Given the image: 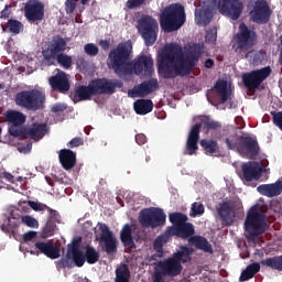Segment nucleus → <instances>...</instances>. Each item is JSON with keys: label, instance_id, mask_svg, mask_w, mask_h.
Masks as SVG:
<instances>
[{"label": "nucleus", "instance_id": "nucleus-1", "mask_svg": "<svg viewBox=\"0 0 282 282\" xmlns=\"http://www.w3.org/2000/svg\"><path fill=\"white\" fill-rule=\"evenodd\" d=\"M202 54H204V44H194L184 54L180 44L172 43L161 55L158 67L159 75L166 79L191 76L197 67Z\"/></svg>", "mask_w": 282, "mask_h": 282}, {"label": "nucleus", "instance_id": "nucleus-2", "mask_svg": "<svg viewBox=\"0 0 282 282\" xmlns=\"http://www.w3.org/2000/svg\"><path fill=\"white\" fill-rule=\"evenodd\" d=\"M80 243L83 238L77 237L68 245L66 256L59 260L62 268H83L85 262L94 265L100 261V251L96 250V247L86 245L83 253Z\"/></svg>", "mask_w": 282, "mask_h": 282}, {"label": "nucleus", "instance_id": "nucleus-3", "mask_svg": "<svg viewBox=\"0 0 282 282\" xmlns=\"http://www.w3.org/2000/svg\"><path fill=\"white\" fill-rule=\"evenodd\" d=\"M192 254V248L181 246L180 250L174 252L172 257L155 263L153 276H159L161 279H164V276H170L171 279L180 276L182 270H184L182 263H188Z\"/></svg>", "mask_w": 282, "mask_h": 282}, {"label": "nucleus", "instance_id": "nucleus-4", "mask_svg": "<svg viewBox=\"0 0 282 282\" xmlns=\"http://www.w3.org/2000/svg\"><path fill=\"white\" fill-rule=\"evenodd\" d=\"M116 87H122V83H113L107 78L93 79L87 86L79 85L75 88L73 100L74 102H83L85 100H90L91 96L116 94Z\"/></svg>", "mask_w": 282, "mask_h": 282}, {"label": "nucleus", "instance_id": "nucleus-5", "mask_svg": "<svg viewBox=\"0 0 282 282\" xmlns=\"http://www.w3.org/2000/svg\"><path fill=\"white\" fill-rule=\"evenodd\" d=\"M67 50V41L61 35H55L52 40L45 44L42 56L47 65H54L56 62L64 69L72 68V56L64 54Z\"/></svg>", "mask_w": 282, "mask_h": 282}, {"label": "nucleus", "instance_id": "nucleus-6", "mask_svg": "<svg viewBox=\"0 0 282 282\" xmlns=\"http://www.w3.org/2000/svg\"><path fill=\"white\" fill-rule=\"evenodd\" d=\"M131 52H133L131 43L121 42L108 55L110 65L119 78L133 75V63L129 62L131 61Z\"/></svg>", "mask_w": 282, "mask_h": 282}, {"label": "nucleus", "instance_id": "nucleus-7", "mask_svg": "<svg viewBox=\"0 0 282 282\" xmlns=\"http://www.w3.org/2000/svg\"><path fill=\"white\" fill-rule=\"evenodd\" d=\"M257 41H259L257 31L241 22L238 32L232 37L231 48L240 58H248L252 54V47L257 45Z\"/></svg>", "mask_w": 282, "mask_h": 282}, {"label": "nucleus", "instance_id": "nucleus-8", "mask_svg": "<svg viewBox=\"0 0 282 282\" xmlns=\"http://www.w3.org/2000/svg\"><path fill=\"white\" fill-rule=\"evenodd\" d=\"M265 208L261 204H256L247 212L245 219V232L248 241H254L257 237L263 235L268 230V221L265 220Z\"/></svg>", "mask_w": 282, "mask_h": 282}, {"label": "nucleus", "instance_id": "nucleus-9", "mask_svg": "<svg viewBox=\"0 0 282 282\" xmlns=\"http://www.w3.org/2000/svg\"><path fill=\"white\" fill-rule=\"evenodd\" d=\"M186 23V11L181 3H172L163 9L160 25L164 32H177Z\"/></svg>", "mask_w": 282, "mask_h": 282}, {"label": "nucleus", "instance_id": "nucleus-10", "mask_svg": "<svg viewBox=\"0 0 282 282\" xmlns=\"http://www.w3.org/2000/svg\"><path fill=\"white\" fill-rule=\"evenodd\" d=\"M195 235V227L191 223H185L177 227H167L163 235L159 236L154 240V250L161 252L164 248V243H169L172 237H177L178 239H191Z\"/></svg>", "mask_w": 282, "mask_h": 282}, {"label": "nucleus", "instance_id": "nucleus-11", "mask_svg": "<svg viewBox=\"0 0 282 282\" xmlns=\"http://www.w3.org/2000/svg\"><path fill=\"white\" fill-rule=\"evenodd\" d=\"M14 102L28 111H39L45 105V94L39 89L21 90L17 93Z\"/></svg>", "mask_w": 282, "mask_h": 282}, {"label": "nucleus", "instance_id": "nucleus-12", "mask_svg": "<svg viewBox=\"0 0 282 282\" xmlns=\"http://www.w3.org/2000/svg\"><path fill=\"white\" fill-rule=\"evenodd\" d=\"M159 30L158 21L151 15H142L138 20V32L142 36L147 47L155 44Z\"/></svg>", "mask_w": 282, "mask_h": 282}, {"label": "nucleus", "instance_id": "nucleus-13", "mask_svg": "<svg viewBox=\"0 0 282 282\" xmlns=\"http://www.w3.org/2000/svg\"><path fill=\"white\" fill-rule=\"evenodd\" d=\"M139 223L143 228H162L166 224V214L162 208H144L139 214Z\"/></svg>", "mask_w": 282, "mask_h": 282}, {"label": "nucleus", "instance_id": "nucleus-14", "mask_svg": "<svg viewBox=\"0 0 282 282\" xmlns=\"http://www.w3.org/2000/svg\"><path fill=\"white\" fill-rule=\"evenodd\" d=\"M229 98L228 82L224 79H218L210 91L207 93V100L214 107H217V105H226Z\"/></svg>", "mask_w": 282, "mask_h": 282}, {"label": "nucleus", "instance_id": "nucleus-15", "mask_svg": "<svg viewBox=\"0 0 282 282\" xmlns=\"http://www.w3.org/2000/svg\"><path fill=\"white\" fill-rule=\"evenodd\" d=\"M217 1L220 14L231 21H237L241 14H243L242 0H214L215 3H217Z\"/></svg>", "mask_w": 282, "mask_h": 282}, {"label": "nucleus", "instance_id": "nucleus-16", "mask_svg": "<svg viewBox=\"0 0 282 282\" xmlns=\"http://www.w3.org/2000/svg\"><path fill=\"white\" fill-rule=\"evenodd\" d=\"M98 226L100 230L99 243L102 252H106V254H116L118 252V239L109 230L107 224L99 223Z\"/></svg>", "mask_w": 282, "mask_h": 282}, {"label": "nucleus", "instance_id": "nucleus-17", "mask_svg": "<svg viewBox=\"0 0 282 282\" xmlns=\"http://www.w3.org/2000/svg\"><path fill=\"white\" fill-rule=\"evenodd\" d=\"M4 120L9 126V133L13 138H20L23 135V124H25V115L17 110H7L4 113Z\"/></svg>", "mask_w": 282, "mask_h": 282}, {"label": "nucleus", "instance_id": "nucleus-18", "mask_svg": "<svg viewBox=\"0 0 282 282\" xmlns=\"http://www.w3.org/2000/svg\"><path fill=\"white\" fill-rule=\"evenodd\" d=\"M270 74H272V68H270V66H265L263 68L243 74L242 83L249 90L259 89V85H261L263 80L270 76Z\"/></svg>", "mask_w": 282, "mask_h": 282}, {"label": "nucleus", "instance_id": "nucleus-19", "mask_svg": "<svg viewBox=\"0 0 282 282\" xmlns=\"http://www.w3.org/2000/svg\"><path fill=\"white\" fill-rule=\"evenodd\" d=\"M24 17L29 23L45 19V4L40 0H29L24 6Z\"/></svg>", "mask_w": 282, "mask_h": 282}, {"label": "nucleus", "instance_id": "nucleus-20", "mask_svg": "<svg viewBox=\"0 0 282 282\" xmlns=\"http://www.w3.org/2000/svg\"><path fill=\"white\" fill-rule=\"evenodd\" d=\"M272 12L270 11V6L265 0H257L253 6V10L250 12V17L253 23L258 25H263L270 21Z\"/></svg>", "mask_w": 282, "mask_h": 282}, {"label": "nucleus", "instance_id": "nucleus-21", "mask_svg": "<svg viewBox=\"0 0 282 282\" xmlns=\"http://www.w3.org/2000/svg\"><path fill=\"white\" fill-rule=\"evenodd\" d=\"M158 87H160L158 79H148L130 89L128 91V96L130 98H147V96H149V94H153Z\"/></svg>", "mask_w": 282, "mask_h": 282}, {"label": "nucleus", "instance_id": "nucleus-22", "mask_svg": "<svg viewBox=\"0 0 282 282\" xmlns=\"http://www.w3.org/2000/svg\"><path fill=\"white\" fill-rule=\"evenodd\" d=\"M238 152L252 160V158H257V155H259V142L250 135H240Z\"/></svg>", "mask_w": 282, "mask_h": 282}, {"label": "nucleus", "instance_id": "nucleus-23", "mask_svg": "<svg viewBox=\"0 0 282 282\" xmlns=\"http://www.w3.org/2000/svg\"><path fill=\"white\" fill-rule=\"evenodd\" d=\"M217 213L225 226H232L237 217V207L232 202H223L217 207Z\"/></svg>", "mask_w": 282, "mask_h": 282}, {"label": "nucleus", "instance_id": "nucleus-24", "mask_svg": "<svg viewBox=\"0 0 282 282\" xmlns=\"http://www.w3.org/2000/svg\"><path fill=\"white\" fill-rule=\"evenodd\" d=\"M199 131H202V123L192 127L186 140L184 155H197V151H199Z\"/></svg>", "mask_w": 282, "mask_h": 282}, {"label": "nucleus", "instance_id": "nucleus-25", "mask_svg": "<svg viewBox=\"0 0 282 282\" xmlns=\"http://www.w3.org/2000/svg\"><path fill=\"white\" fill-rule=\"evenodd\" d=\"M132 74L140 76L145 74V76H151L153 74V58L148 55H140L132 63Z\"/></svg>", "mask_w": 282, "mask_h": 282}, {"label": "nucleus", "instance_id": "nucleus-26", "mask_svg": "<svg viewBox=\"0 0 282 282\" xmlns=\"http://www.w3.org/2000/svg\"><path fill=\"white\" fill-rule=\"evenodd\" d=\"M48 83L53 91H58L59 94H67L70 89L69 77L67 73L59 70L54 76L50 77Z\"/></svg>", "mask_w": 282, "mask_h": 282}, {"label": "nucleus", "instance_id": "nucleus-27", "mask_svg": "<svg viewBox=\"0 0 282 282\" xmlns=\"http://www.w3.org/2000/svg\"><path fill=\"white\" fill-rule=\"evenodd\" d=\"M48 131L50 127H47V123L33 122L31 126L25 127L22 130V133L30 138V140L39 142V140H43V138H45V134Z\"/></svg>", "mask_w": 282, "mask_h": 282}, {"label": "nucleus", "instance_id": "nucleus-28", "mask_svg": "<svg viewBox=\"0 0 282 282\" xmlns=\"http://www.w3.org/2000/svg\"><path fill=\"white\" fill-rule=\"evenodd\" d=\"M263 173V166L257 161H249L242 164V176L246 182H252V180H259Z\"/></svg>", "mask_w": 282, "mask_h": 282}, {"label": "nucleus", "instance_id": "nucleus-29", "mask_svg": "<svg viewBox=\"0 0 282 282\" xmlns=\"http://www.w3.org/2000/svg\"><path fill=\"white\" fill-rule=\"evenodd\" d=\"M258 193L264 197H279L282 193V182L276 181L273 184H262L257 187Z\"/></svg>", "mask_w": 282, "mask_h": 282}, {"label": "nucleus", "instance_id": "nucleus-30", "mask_svg": "<svg viewBox=\"0 0 282 282\" xmlns=\"http://www.w3.org/2000/svg\"><path fill=\"white\" fill-rule=\"evenodd\" d=\"M59 162L65 171H70L76 166V153L69 149L61 150Z\"/></svg>", "mask_w": 282, "mask_h": 282}, {"label": "nucleus", "instance_id": "nucleus-31", "mask_svg": "<svg viewBox=\"0 0 282 282\" xmlns=\"http://www.w3.org/2000/svg\"><path fill=\"white\" fill-rule=\"evenodd\" d=\"M58 213L51 214L47 216V220L45 226L42 229L41 237L42 239H47L48 237H54V232H56V221H57Z\"/></svg>", "mask_w": 282, "mask_h": 282}, {"label": "nucleus", "instance_id": "nucleus-32", "mask_svg": "<svg viewBox=\"0 0 282 282\" xmlns=\"http://www.w3.org/2000/svg\"><path fill=\"white\" fill-rule=\"evenodd\" d=\"M188 242L192 246H195L197 250H203V252H208L213 254V245L208 242V239L204 238V236H194L188 239Z\"/></svg>", "mask_w": 282, "mask_h": 282}, {"label": "nucleus", "instance_id": "nucleus-33", "mask_svg": "<svg viewBox=\"0 0 282 282\" xmlns=\"http://www.w3.org/2000/svg\"><path fill=\"white\" fill-rule=\"evenodd\" d=\"M133 109L138 116H147L153 111V100L151 99H138L133 104Z\"/></svg>", "mask_w": 282, "mask_h": 282}, {"label": "nucleus", "instance_id": "nucleus-34", "mask_svg": "<svg viewBox=\"0 0 282 282\" xmlns=\"http://www.w3.org/2000/svg\"><path fill=\"white\" fill-rule=\"evenodd\" d=\"M121 243L126 248H135V242L133 241V229L131 225L126 224L120 231Z\"/></svg>", "mask_w": 282, "mask_h": 282}, {"label": "nucleus", "instance_id": "nucleus-35", "mask_svg": "<svg viewBox=\"0 0 282 282\" xmlns=\"http://www.w3.org/2000/svg\"><path fill=\"white\" fill-rule=\"evenodd\" d=\"M261 270V264L259 262H254L249 264L246 270H243L239 276L240 282L250 281Z\"/></svg>", "mask_w": 282, "mask_h": 282}, {"label": "nucleus", "instance_id": "nucleus-36", "mask_svg": "<svg viewBox=\"0 0 282 282\" xmlns=\"http://www.w3.org/2000/svg\"><path fill=\"white\" fill-rule=\"evenodd\" d=\"M195 19L198 25H208L213 21V11L207 9H200L195 12Z\"/></svg>", "mask_w": 282, "mask_h": 282}, {"label": "nucleus", "instance_id": "nucleus-37", "mask_svg": "<svg viewBox=\"0 0 282 282\" xmlns=\"http://www.w3.org/2000/svg\"><path fill=\"white\" fill-rule=\"evenodd\" d=\"M261 265L282 272V256H274L260 261Z\"/></svg>", "mask_w": 282, "mask_h": 282}, {"label": "nucleus", "instance_id": "nucleus-38", "mask_svg": "<svg viewBox=\"0 0 282 282\" xmlns=\"http://www.w3.org/2000/svg\"><path fill=\"white\" fill-rule=\"evenodd\" d=\"M131 271L129 270V265L122 264L116 270V279L115 282H131Z\"/></svg>", "mask_w": 282, "mask_h": 282}, {"label": "nucleus", "instance_id": "nucleus-39", "mask_svg": "<svg viewBox=\"0 0 282 282\" xmlns=\"http://www.w3.org/2000/svg\"><path fill=\"white\" fill-rule=\"evenodd\" d=\"M169 219L173 225V226H170V228H177V226H183L188 221V216L180 212H175L169 215Z\"/></svg>", "mask_w": 282, "mask_h": 282}, {"label": "nucleus", "instance_id": "nucleus-40", "mask_svg": "<svg viewBox=\"0 0 282 282\" xmlns=\"http://www.w3.org/2000/svg\"><path fill=\"white\" fill-rule=\"evenodd\" d=\"M29 206L32 208V210H35V213H45L46 210L48 216L56 215V210L40 202L29 200Z\"/></svg>", "mask_w": 282, "mask_h": 282}, {"label": "nucleus", "instance_id": "nucleus-41", "mask_svg": "<svg viewBox=\"0 0 282 282\" xmlns=\"http://www.w3.org/2000/svg\"><path fill=\"white\" fill-rule=\"evenodd\" d=\"M200 147L204 149L206 155H213V153H217V149H219V144L215 140H200Z\"/></svg>", "mask_w": 282, "mask_h": 282}, {"label": "nucleus", "instance_id": "nucleus-42", "mask_svg": "<svg viewBox=\"0 0 282 282\" xmlns=\"http://www.w3.org/2000/svg\"><path fill=\"white\" fill-rule=\"evenodd\" d=\"M241 140V137H239L237 134L236 131H232L229 137L226 138L225 142L228 147V149H230V151H235V149H239V142Z\"/></svg>", "mask_w": 282, "mask_h": 282}, {"label": "nucleus", "instance_id": "nucleus-43", "mask_svg": "<svg viewBox=\"0 0 282 282\" xmlns=\"http://www.w3.org/2000/svg\"><path fill=\"white\" fill-rule=\"evenodd\" d=\"M17 228H19V221H17V218H14V217H13V220H12V218L8 217L7 225H6V223L1 225L2 232H6L7 235L14 232V230H17Z\"/></svg>", "mask_w": 282, "mask_h": 282}, {"label": "nucleus", "instance_id": "nucleus-44", "mask_svg": "<svg viewBox=\"0 0 282 282\" xmlns=\"http://www.w3.org/2000/svg\"><path fill=\"white\" fill-rule=\"evenodd\" d=\"M203 124L208 131H217V129H221V122L215 121L210 119V117H204Z\"/></svg>", "mask_w": 282, "mask_h": 282}, {"label": "nucleus", "instance_id": "nucleus-45", "mask_svg": "<svg viewBox=\"0 0 282 282\" xmlns=\"http://www.w3.org/2000/svg\"><path fill=\"white\" fill-rule=\"evenodd\" d=\"M8 28L12 34H20L21 30H23V23H21L19 20L10 19L8 20Z\"/></svg>", "mask_w": 282, "mask_h": 282}, {"label": "nucleus", "instance_id": "nucleus-46", "mask_svg": "<svg viewBox=\"0 0 282 282\" xmlns=\"http://www.w3.org/2000/svg\"><path fill=\"white\" fill-rule=\"evenodd\" d=\"M21 224L28 226V228H39V220L30 215L21 216Z\"/></svg>", "mask_w": 282, "mask_h": 282}, {"label": "nucleus", "instance_id": "nucleus-47", "mask_svg": "<svg viewBox=\"0 0 282 282\" xmlns=\"http://www.w3.org/2000/svg\"><path fill=\"white\" fill-rule=\"evenodd\" d=\"M46 257L48 259H58L61 257V247H56L54 246V242H51Z\"/></svg>", "mask_w": 282, "mask_h": 282}, {"label": "nucleus", "instance_id": "nucleus-48", "mask_svg": "<svg viewBox=\"0 0 282 282\" xmlns=\"http://www.w3.org/2000/svg\"><path fill=\"white\" fill-rule=\"evenodd\" d=\"M52 246V241L43 242V241H36L35 248L39 250L42 254L47 256V252L50 250V247Z\"/></svg>", "mask_w": 282, "mask_h": 282}, {"label": "nucleus", "instance_id": "nucleus-49", "mask_svg": "<svg viewBox=\"0 0 282 282\" xmlns=\"http://www.w3.org/2000/svg\"><path fill=\"white\" fill-rule=\"evenodd\" d=\"M205 41L207 43H215L217 41V26H213L206 31Z\"/></svg>", "mask_w": 282, "mask_h": 282}, {"label": "nucleus", "instance_id": "nucleus-50", "mask_svg": "<svg viewBox=\"0 0 282 282\" xmlns=\"http://www.w3.org/2000/svg\"><path fill=\"white\" fill-rule=\"evenodd\" d=\"M64 6L66 14H74L76 7L78 6V0H65Z\"/></svg>", "mask_w": 282, "mask_h": 282}, {"label": "nucleus", "instance_id": "nucleus-51", "mask_svg": "<svg viewBox=\"0 0 282 282\" xmlns=\"http://www.w3.org/2000/svg\"><path fill=\"white\" fill-rule=\"evenodd\" d=\"M204 210H205L204 204H202V203H194L192 205L191 217H197V215H204Z\"/></svg>", "mask_w": 282, "mask_h": 282}, {"label": "nucleus", "instance_id": "nucleus-52", "mask_svg": "<svg viewBox=\"0 0 282 282\" xmlns=\"http://www.w3.org/2000/svg\"><path fill=\"white\" fill-rule=\"evenodd\" d=\"M84 50L88 56H98V46L94 43L86 44Z\"/></svg>", "mask_w": 282, "mask_h": 282}, {"label": "nucleus", "instance_id": "nucleus-53", "mask_svg": "<svg viewBox=\"0 0 282 282\" xmlns=\"http://www.w3.org/2000/svg\"><path fill=\"white\" fill-rule=\"evenodd\" d=\"M85 144V140L83 138L77 137L72 139L68 143L67 147L68 149H76V147H83Z\"/></svg>", "mask_w": 282, "mask_h": 282}, {"label": "nucleus", "instance_id": "nucleus-54", "mask_svg": "<svg viewBox=\"0 0 282 282\" xmlns=\"http://www.w3.org/2000/svg\"><path fill=\"white\" fill-rule=\"evenodd\" d=\"M147 0H128L127 6L129 10H134V8H140L144 6Z\"/></svg>", "mask_w": 282, "mask_h": 282}, {"label": "nucleus", "instance_id": "nucleus-55", "mask_svg": "<svg viewBox=\"0 0 282 282\" xmlns=\"http://www.w3.org/2000/svg\"><path fill=\"white\" fill-rule=\"evenodd\" d=\"M273 123L282 131V111L273 113Z\"/></svg>", "mask_w": 282, "mask_h": 282}, {"label": "nucleus", "instance_id": "nucleus-56", "mask_svg": "<svg viewBox=\"0 0 282 282\" xmlns=\"http://www.w3.org/2000/svg\"><path fill=\"white\" fill-rule=\"evenodd\" d=\"M67 109V106L64 104H55L52 108L51 111L52 113H63Z\"/></svg>", "mask_w": 282, "mask_h": 282}, {"label": "nucleus", "instance_id": "nucleus-57", "mask_svg": "<svg viewBox=\"0 0 282 282\" xmlns=\"http://www.w3.org/2000/svg\"><path fill=\"white\" fill-rule=\"evenodd\" d=\"M36 239V231H28L23 235V241L28 243V241H34Z\"/></svg>", "mask_w": 282, "mask_h": 282}, {"label": "nucleus", "instance_id": "nucleus-58", "mask_svg": "<svg viewBox=\"0 0 282 282\" xmlns=\"http://www.w3.org/2000/svg\"><path fill=\"white\" fill-rule=\"evenodd\" d=\"M135 142L139 144V147H142V144H147V135L143 133H139L135 135Z\"/></svg>", "mask_w": 282, "mask_h": 282}, {"label": "nucleus", "instance_id": "nucleus-59", "mask_svg": "<svg viewBox=\"0 0 282 282\" xmlns=\"http://www.w3.org/2000/svg\"><path fill=\"white\" fill-rule=\"evenodd\" d=\"M0 19H10V9L8 6L1 11Z\"/></svg>", "mask_w": 282, "mask_h": 282}, {"label": "nucleus", "instance_id": "nucleus-60", "mask_svg": "<svg viewBox=\"0 0 282 282\" xmlns=\"http://www.w3.org/2000/svg\"><path fill=\"white\" fill-rule=\"evenodd\" d=\"M99 46L101 47V50L107 51V50H109V47H111V44L109 43L108 40H101L99 42Z\"/></svg>", "mask_w": 282, "mask_h": 282}, {"label": "nucleus", "instance_id": "nucleus-61", "mask_svg": "<svg viewBox=\"0 0 282 282\" xmlns=\"http://www.w3.org/2000/svg\"><path fill=\"white\" fill-rule=\"evenodd\" d=\"M215 66V61H213V58H207L205 61V67L206 69H213V67Z\"/></svg>", "mask_w": 282, "mask_h": 282}, {"label": "nucleus", "instance_id": "nucleus-62", "mask_svg": "<svg viewBox=\"0 0 282 282\" xmlns=\"http://www.w3.org/2000/svg\"><path fill=\"white\" fill-rule=\"evenodd\" d=\"M75 23H83V19H80V15L75 17Z\"/></svg>", "mask_w": 282, "mask_h": 282}, {"label": "nucleus", "instance_id": "nucleus-63", "mask_svg": "<svg viewBox=\"0 0 282 282\" xmlns=\"http://www.w3.org/2000/svg\"><path fill=\"white\" fill-rule=\"evenodd\" d=\"M82 6H87L89 3V0H80Z\"/></svg>", "mask_w": 282, "mask_h": 282}, {"label": "nucleus", "instance_id": "nucleus-64", "mask_svg": "<svg viewBox=\"0 0 282 282\" xmlns=\"http://www.w3.org/2000/svg\"><path fill=\"white\" fill-rule=\"evenodd\" d=\"M85 62V58H83V57H79L78 59H77V63H84Z\"/></svg>", "mask_w": 282, "mask_h": 282}]
</instances>
